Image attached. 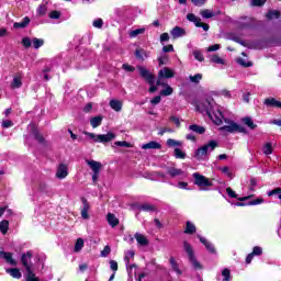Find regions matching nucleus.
Here are the masks:
<instances>
[{
	"instance_id": "obj_38",
	"label": "nucleus",
	"mask_w": 281,
	"mask_h": 281,
	"mask_svg": "<svg viewBox=\"0 0 281 281\" xmlns=\"http://www.w3.org/2000/svg\"><path fill=\"white\" fill-rule=\"evenodd\" d=\"M110 106H111V109H113V111L120 112V111H122V101L111 100Z\"/></svg>"
},
{
	"instance_id": "obj_25",
	"label": "nucleus",
	"mask_w": 281,
	"mask_h": 281,
	"mask_svg": "<svg viewBox=\"0 0 281 281\" xmlns=\"http://www.w3.org/2000/svg\"><path fill=\"white\" fill-rule=\"evenodd\" d=\"M148 56H150V53L144 48H138L135 50V57L138 60H144L145 58H148Z\"/></svg>"
},
{
	"instance_id": "obj_60",
	"label": "nucleus",
	"mask_w": 281,
	"mask_h": 281,
	"mask_svg": "<svg viewBox=\"0 0 281 281\" xmlns=\"http://www.w3.org/2000/svg\"><path fill=\"white\" fill-rule=\"evenodd\" d=\"M261 203H265V199L257 198L256 200L249 201L247 205H261Z\"/></svg>"
},
{
	"instance_id": "obj_7",
	"label": "nucleus",
	"mask_w": 281,
	"mask_h": 281,
	"mask_svg": "<svg viewBox=\"0 0 281 281\" xmlns=\"http://www.w3.org/2000/svg\"><path fill=\"white\" fill-rule=\"evenodd\" d=\"M87 166H89L90 170H92V181L93 183H98V179L100 178V171L102 170V162L95 160H86Z\"/></svg>"
},
{
	"instance_id": "obj_15",
	"label": "nucleus",
	"mask_w": 281,
	"mask_h": 281,
	"mask_svg": "<svg viewBox=\"0 0 281 281\" xmlns=\"http://www.w3.org/2000/svg\"><path fill=\"white\" fill-rule=\"evenodd\" d=\"M198 238L200 240V243H202V245H204V247L207 249L209 254H216V248L214 247L213 243H210V240H207V238L198 235Z\"/></svg>"
},
{
	"instance_id": "obj_22",
	"label": "nucleus",
	"mask_w": 281,
	"mask_h": 281,
	"mask_svg": "<svg viewBox=\"0 0 281 281\" xmlns=\"http://www.w3.org/2000/svg\"><path fill=\"white\" fill-rule=\"evenodd\" d=\"M143 150H160L161 144L151 140L149 143L143 144L142 145Z\"/></svg>"
},
{
	"instance_id": "obj_26",
	"label": "nucleus",
	"mask_w": 281,
	"mask_h": 281,
	"mask_svg": "<svg viewBox=\"0 0 281 281\" xmlns=\"http://www.w3.org/2000/svg\"><path fill=\"white\" fill-rule=\"evenodd\" d=\"M30 25V18L29 16H25L21 22H15L13 24V27L15 30H23L24 27L29 26Z\"/></svg>"
},
{
	"instance_id": "obj_14",
	"label": "nucleus",
	"mask_w": 281,
	"mask_h": 281,
	"mask_svg": "<svg viewBox=\"0 0 281 281\" xmlns=\"http://www.w3.org/2000/svg\"><path fill=\"white\" fill-rule=\"evenodd\" d=\"M90 56H89V50L87 49H82L80 50V58H79V63H80V67L85 68L87 67V65H91L90 60Z\"/></svg>"
},
{
	"instance_id": "obj_21",
	"label": "nucleus",
	"mask_w": 281,
	"mask_h": 281,
	"mask_svg": "<svg viewBox=\"0 0 281 281\" xmlns=\"http://www.w3.org/2000/svg\"><path fill=\"white\" fill-rule=\"evenodd\" d=\"M150 181H164L166 179V173L161 171H153L148 175Z\"/></svg>"
},
{
	"instance_id": "obj_20",
	"label": "nucleus",
	"mask_w": 281,
	"mask_h": 281,
	"mask_svg": "<svg viewBox=\"0 0 281 281\" xmlns=\"http://www.w3.org/2000/svg\"><path fill=\"white\" fill-rule=\"evenodd\" d=\"M0 258H2V260H5V262H8V265H11V267H16V260L12 258V252L0 251Z\"/></svg>"
},
{
	"instance_id": "obj_42",
	"label": "nucleus",
	"mask_w": 281,
	"mask_h": 281,
	"mask_svg": "<svg viewBox=\"0 0 281 281\" xmlns=\"http://www.w3.org/2000/svg\"><path fill=\"white\" fill-rule=\"evenodd\" d=\"M32 43H33L34 49H41V47L45 45V40L35 37L32 40Z\"/></svg>"
},
{
	"instance_id": "obj_19",
	"label": "nucleus",
	"mask_w": 281,
	"mask_h": 281,
	"mask_svg": "<svg viewBox=\"0 0 281 281\" xmlns=\"http://www.w3.org/2000/svg\"><path fill=\"white\" fill-rule=\"evenodd\" d=\"M67 175H69V169L67 168L66 165L60 164L56 171L57 179H65Z\"/></svg>"
},
{
	"instance_id": "obj_62",
	"label": "nucleus",
	"mask_w": 281,
	"mask_h": 281,
	"mask_svg": "<svg viewBox=\"0 0 281 281\" xmlns=\"http://www.w3.org/2000/svg\"><path fill=\"white\" fill-rule=\"evenodd\" d=\"M22 45H23V47H26V48L32 47V40H30V37H23Z\"/></svg>"
},
{
	"instance_id": "obj_10",
	"label": "nucleus",
	"mask_w": 281,
	"mask_h": 281,
	"mask_svg": "<svg viewBox=\"0 0 281 281\" xmlns=\"http://www.w3.org/2000/svg\"><path fill=\"white\" fill-rule=\"evenodd\" d=\"M56 67H58V59H54L49 64H47L44 69L42 70L44 80H50L52 77H49V72L55 71Z\"/></svg>"
},
{
	"instance_id": "obj_4",
	"label": "nucleus",
	"mask_w": 281,
	"mask_h": 281,
	"mask_svg": "<svg viewBox=\"0 0 281 281\" xmlns=\"http://www.w3.org/2000/svg\"><path fill=\"white\" fill-rule=\"evenodd\" d=\"M183 249L188 255L189 261L191 262L193 269H203V266L201 265V262H199V260H196V256H194V248H192V245L188 241H183Z\"/></svg>"
},
{
	"instance_id": "obj_57",
	"label": "nucleus",
	"mask_w": 281,
	"mask_h": 281,
	"mask_svg": "<svg viewBox=\"0 0 281 281\" xmlns=\"http://www.w3.org/2000/svg\"><path fill=\"white\" fill-rule=\"evenodd\" d=\"M131 258H135V251H133V250H128V251L125 254L124 260H125V263H126V265H130V263H131Z\"/></svg>"
},
{
	"instance_id": "obj_36",
	"label": "nucleus",
	"mask_w": 281,
	"mask_h": 281,
	"mask_svg": "<svg viewBox=\"0 0 281 281\" xmlns=\"http://www.w3.org/2000/svg\"><path fill=\"white\" fill-rule=\"evenodd\" d=\"M83 207L81 209V217L87 220L89 218V202L87 200H82Z\"/></svg>"
},
{
	"instance_id": "obj_61",
	"label": "nucleus",
	"mask_w": 281,
	"mask_h": 281,
	"mask_svg": "<svg viewBox=\"0 0 281 281\" xmlns=\"http://www.w3.org/2000/svg\"><path fill=\"white\" fill-rule=\"evenodd\" d=\"M111 254V246L106 245L103 250L101 251V258H106Z\"/></svg>"
},
{
	"instance_id": "obj_29",
	"label": "nucleus",
	"mask_w": 281,
	"mask_h": 281,
	"mask_svg": "<svg viewBox=\"0 0 281 281\" xmlns=\"http://www.w3.org/2000/svg\"><path fill=\"white\" fill-rule=\"evenodd\" d=\"M106 220L109 225H111V227H117V225H120V220H117L115 217V214L113 213H108Z\"/></svg>"
},
{
	"instance_id": "obj_47",
	"label": "nucleus",
	"mask_w": 281,
	"mask_h": 281,
	"mask_svg": "<svg viewBox=\"0 0 281 281\" xmlns=\"http://www.w3.org/2000/svg\"><path fill=\"white\" fill-rule=\"evenodd\" d=\"M202 19H212L214 16V11L205 9L200 12Z\"/></svg>"
},
{
	"instance_id": "obj_37",
	"label": "nucleus",
	"mask_w": 281,
	"mask_h": 281,
	"mask_svg": "<svg viewBox=\"0 0 281 281\" xmlns=\"http://www.w3.org/2000/svg\"><path fill=\"white\" fill-rule=\"evenodd\" d=\"M266 18H267L269 21H272V19H280V11H278V10H269V11L266 13Z\"/></svg>"
},
{
	"instance_id": "obj_45",
	"label": "nucleus",
	"mask_w": 281,
	"mask_h": 281,
	"mask_svg": "<svg viewBox=\"0 0 281 281\" xmlns=\"http://www.w3.org/2000/svg\"><path fill=\"white\" fill-rule=\"evenodd\" d=\"M168 63H170V57H168V55L164 54L158 57L159 67H161L164 65H168Z\"/></svg>"
},
{
	"instance_id": "obj_1",
	"label": "nucleus",
	"mask_w": 281,
	"mask_h": 281,
	"mask_svg": "<svg viewBox=\"0 0 281 281\" xmlns=\"http://www.w3.org/2000/svg\"><path fill=\"white\" fill-rule=\"evenodd\" d=\"M196 109L204 115H207V117H210V120L217 126L223 124V120L224 122H227V120H225L223 116L221 105L216 104L214 99L211 97L203 99L202 102L198 103Z\"/></svg>"
},
{
	"instance_id": "obj_35",
	"label": "nucleus",
	"mask_w": 281,
	"mask_h": 281,
	"mask_svg": "<svg viewBox=\"0 0 281 281\" xmlns=\"http://www.w3.org/2000/svg\"><path fill=\"white\" fill-rule=\"evenodd\" d=\"M196 233V226L194 223L188 221L184 228V234H194Z\"/></svg>"
},
{
	"instance_id": "obj_5",
	"label": "nucleus",
	"mask_w": 281,
	"mask_h": 281,
	"mask_svg": "<svg viewBox=\"0 0 281 281\" xmlns=\"http://www.w3.org/2000/svg\"><path fill=\"white\" fill-rule=\"evenodd\" d=\"M192 177L194 179V186H198L200 190L207 191L210 188H212V186H214L210 179L199 172H194Z\"/></svg>"
},
{
	"instance_id": "obj_58",
	"label": "nucleus",
	"mask_w": 281,
	"mask_h": 281,
	"mask_svg": "<svg viewBox=\"0 0 281 281\" xmlns=\"http://www.w3.org/2000/svg\"><path fill=\"white\" fill-rule=\"evenodd\" d=\"M171 186H175V188H178L179 190H190L188 188V182L179 181L177 184L171 183Z\"/></svg>"
},
{
	"instance_id": "obj_9",
	"label": "nucleus",
	"mask_w": 281,
	"mask_h": 281,
	"mask_svg": "<svg viewBox=\"0 0 281 281\" xmlns=\"http://www.w3.org/2000/svg\"><path fill=\"white\" fill-rule=\"evenodd\" d=\"M187 20L190 21V23H194L195 27H202L204 32L210 30V24L202 23L201 18L196 16L194 13L187 14Z\"/></svg>"
},
{
	"instance_id": "obj_27",
	"label": "nucleus",
	"mask_w": 281,
	"mask_h": 281,
	"mask_svg": "<svg viewBox=\"0 0 281 281\" xmlns=\"http://www.w3.org/2000/svg\"><path fill=\"white\" fill-rule=\"evenodd\" d=\"M243 124H245V126H248V128H250L251 131H254L255 128L258 127V125H256L254 123V120L251 119V116H245L241 119Z\"/></svg>"
},
{
	"instance_id": "obj_64",
	"label": "nucleus",
	"mask_w": 281,
	"mask_h": 281,
	"mask_svg": "<svg viewBox=\"0 0 281 281\" xmlns=\"http://www.w3.org/2000/svg\"><path fill=\"white\" fill-rule=\"evenodd\" d=\"M48 16L49 19H60V11H50Z\"/></svg>"
},
{
	"instance_id": "obj_41",
	"label": "nucleus",
	"mask_w": 281,
	"mask_h": 281,
	"mask_svg": "<svg viewBox=\"0 0 281 281\" xmlns=\"http://www.w3.org/2000/svg\"><path fill=\"white\" fill-rule=\"evenodd\" d=\"M262 153L266 156L273 155V145H271V143H266L262 147Z\"/></svg>"
},
{
	"instance_id": "obj_49",
	"label": "nucleus",
	"mask_w": 281,
	"mask_h": 281,
	"mask_svg": "<svg viewBox=\"0 0 281 281\" xmlns=\"http://www.w3.org/2000/svg\"><path fill=\"white\" fill-rule=\"evenodd\" d=\"M138 210L140 212H155V206L153 204H142Z\"/></svg>"
},
{
	"instance_id": "obj_59",
	"label": "nucleus",
	"mask_w": 281,
	"mask_h": 281,
	"mask_svg": "<svg viewBox=\"0 0 281 281\" xmlns=\"http://www.w3.org/2000/svg\"><path fill=\"white\" fill-rule=\"evenodd\" d=\"M238 65H240L241 67H252L254 64L251 61H247V59H243V58H239L237 60Z\"/></svg>"
},
{
	"instance_id": "obj_32",
	"label": "nucleus",
	"mask_w": 281,
	"mask_h": 281,
	"mask_svg": "<svg viewBox=\"0 0 281 281\" xmlns=\"http://www.w3.org/2000/svg\"><path fill=\"white\" fill-rule=\"evenodd\" d=\"M23 87V79L19 76L13 77L11 89H21Z\"/></svg>"
},
{
	"instance_id": "obj_8",
	"label": "nucleus",
	"mask_w": 281,
	"mask_h": 281,
	"mask_svg": "<svg viewBox=\"0 0 281 281\" xmlns=\"http://www.w3.org/2000/svg\"><path fill=\"white\" fill-rule=\"evenodd\" d=\"M221 131H225L226 133H244V135H247V128L245 126L237 124L234 121H231L228 125H224L221 127Z\"/></svg>"
},
{
	"instance_id": "obj_44",
	"label": "nucleus",
	"mask_w": 281,
	"mask_h": 281,
	"mask_svg": "<svg viewBox=\"0 0 281 281\" xmlns=\"http://www.w3.org/2000/svg\"><path fill=\"white\" fill-rule=\"evenodd\" d=\"M146 32V27L135 29L130 31L131 38H136V36H139V34H144Z\"/></svg>"
},
{
	"instance_id": "obj_46",
	"label": "nucleus",
	"mask_w": 281,
	"mask_h": 281,
	"mask_svg": "<svg viewBox=\"0 0 281 281\" xmlns=\"http://www.w3.org/2000/svg\"><path fill=\"white\" fill-rule=\"evenodd\" d=\"M25 271H26L25 281H32L36 279V273H34V270H32V268H25Z\"/></svg>"
},
{
	"instance_id": "obj_3",
	"label": "nucleus",
	"mask_w": 281,
	"mask_h": 281,
	"mask_svg": "<svg viewBox=\"0 0 281 281\" xmlns=\"http://www.w3.org/2000/svg\"><path fill=\"white\" fill-rule=\"evenodd\" d=\"M83 134L89 137V139H92L94 144H109L110 142H113V139H115V133L113 132L98 135L91 132H83Z\"/></svg>"
},
{
	"instance_id": "obj_33",
	"label": "nucleus",
	"mask_w": 281,
	"mask_h": 281,
	"mask_svg": "<svg viewBox=\"0 0 281 281\" xmlns=\"http://www.w3.org/2000/svg\"><path fill=\"white\" fill-rule=\"evenodd\" d=\"M189 131H192L193 133H196L198 135H203V133H205V127L198 125V124H192L189 126Z\"/></svg>"
},
{
	"instance_id": "obj_23",
	"label": "nucleus",
	"mask_w": 281,
	"mask_h": 281,
	"mask_svg": "<svg viewBox=\"0 0 281 281\" xmlns=\"http://www.w3.org/2000/svg\"><path fill=\"white\" fill-rule=\"evenodd\" d=\"M134 238L140 247H147L149 244L148 238H146L142 233H135Z\"/></svg>"
},
{
	"instance_id": "obj_51",
	"label": "nucleus",
	"mask_w": 281,
	"mask_h": 281,
	"mask_svg": "<svg viewBox=\"0 0 281 281\" xmlns=\"http://www.w3.org/2000/svg\"><path fill=\"white\" fill-rule=\"evenodd\" d=\"M211 63L215 65H225V59L221 58L218 55L211 56Z\"/></svg>"
},
{
	"instance_id": "obj_34",
	"label": "nucleus",
	"mask_w": 281,
	"mask_h": 281,
	"mask_svg": "<svg viewBox=\"0 0 281 281\" xmlns=\"http://www.w3.org/2000/svg\"><path fill=\"white\" fill-rule=\"evenodd\" d=\"M173 157L176 159H186V157H188V154H186V151H183L181 148L177 147L173 149Z\"/></svg>"
},
{
	"instance_id": "obj_39",
	"label": "nucleus",
	"mask_w": 281,
	"mask_h": 281,
	"mask_svg": "<svg viewBox=\"0 0 281 281\" xmlns=\"http://www.w3.org/2000/svg\"><path fill=\"white\" fill-rule=\"evenodd\" d=\"M10 228V222L8 220H3L0 222V232L1 234H8V229Z\"/></svg>"
},
{
	"instance_id": "obj_24",
	"label": "nucleus",
	"mask_w": 281,
	"mask_h": 281,
	"mask_svg": "<svg viewBox=\"0 0 281 281\" xmlns=\"http://www.w3.org/2000/svg\"><path fill=\"white\" fill-rule=\"evenodd\" d=\"M7 273H9L11 278H14L15 280H21L23 278V274L19 268H9L7 269Z\"/></svg>"
},
{
	"instance_id": "obj_50",
	"label": "nucleus",
	"mask_w": 281,
	"mask_h": 281,
	"mask_svg": "<svg viewBox=\"0 0 281 281\" xmlns=\"http://www.w3.org/2000/svg\"><path fill=\"white\" fill-rule=\"evenodd\" d=\"M82 247H85V240L82 238H78L76 244H75L76 254H78V251H81Z\"/></svg>"
},
{
	"instance_id": "obj_2",
	"label": "nucleus",
	"mask_w": 281,
	"mask_h": 281,
	"mask_svg": "<svg viewBox=\"0 0 281 281\" xmlns=\"http://www.w3.org/2000/svg\"><path fill=\"white\" fill-rule=\"evenodd\" d=\"M218 146V143L216 140H210L207 144L199 147L194 151V157L198 159V161H205L210 157V153H213V150L216 149Z\"/></svg>"
},
{
	"instance_id": "obj_28",
	"label": "nucleus",
	"mask_w": 281,
	"mask_h": 281,
	"mask_svg": "<svg viewBox=\"0 0 281 281\" xmlns=\"http://www.w3.org/2000/svg\"><path fill=\"white\" fill-rule=\"evenodd\" d=\"M167 146L168 148H181V146H183V142L173 138H168Z\"/></svg>"
},
{
	"instance_id": "obj_30",
	"label": "nucleus",
	"mask_w": 281,
	"mask_h": 281,
	"mask_svg": "<svg viewBox=\"0 0 281 281\" xmlns=\"http://www.w3.org/2000/svg\"><path fill=\"white\" fill-rule=\"evenodd\" d=\"M169 265H171V269L177 273V276H181V273H183L179 268V263L175 260V257H170Z\"/></svg>"
},
{
	"instance_id": "obj_6",
	"label": "nucleus",
	"mask_w": 281,
	"mask_h": 281,
	"mask_svg": "<svg viewBox=\"0 0 281 281\" xmlns=\"http://www.w3.org/2000/svg\"><path fill=\"white\" fill-rule=\"evenodd\" d=\"M138 71L140 74V77L144 78V80H146L148 85H150L149 93H155V91H157V86H155V75L142 66L138 67Z\"/></svg>"
},
{
	"instance_id": "obj_12",
	"label": "nucleus",
	"mask_w": 281,
	"mask_h": 281,
	"mask_svg": "<svg viewBox=\"0 0 281 281\" xmlns=\"http://www.w3.org/2000/svg\"><path fill=\"white\" fill-rule=\"evenodd\" d=\"M32 250H29L24 254H22L21 256V262H22V266L25 268V269H30L32 267H34V265L32 263Z\"/></svg>"
},
{
	"instance_id": "obj_13",
	"label": "nucleus",
	"mask_w": 281,
	"mask_h": 281,
	"mask_svg": "<svg viewBox=\"0 0 281 281\" xmlns=\"http://www.w3.org/2000/svg\"><path fill=\"white\" fill-rule=\"evenodd\" d=\"M167 175H169L171 179H175L177 177H181V179H186L187 177L186 171H183L182 169H177L175 167H169L167 169Z\"/></svg>"
},
{
	"instance_id": "obj_63",
	"label": "nucleus",
	"mask_w": 281,
	"mask_h": 281,
	"mask_svg": "<svg viewBox=\"0 0 281 281\" xmlns=\"http://www.w3.org/2000/svg\"><path fill=\"white\" fill-rule=\"evenodd\" d=\"M252 255H255V256H262V247H260V246H255L254 248H252V252H251Z\"/></svg>"
},
{
	"instance_id": "obj_55",
	"label": "nucleus",
	"mask_w": 281,
	"mask_h": 281,
	"mask_svg": "<svg viewBox=\"0 0 281 281\" xmlns=\"http://www.w3.org/2000/svg\"><path fill=\"white\" fill-rule=\"evenodd\" d=\"M222 277H223V281H229L232 280V272L229 271V269L225 268L222 271Z\"/></svg>"
},
{
	"instance_id": "obj_11",
	"label": "nucleus",
	"mask_w": 281,
	"mask_h": 281,
	"mask_svg": "<svg viewBox=\"0 0 281 281\" xmlns=\"http://www.w3.org/2000/svg\"><path fill=\"white\" fill-rule=\"evenodd\" d=\"M171 38L177 41V38H183V36H188V31L181 26H175L171 31Z\"/></svg>"
},
{
	"instance_id": "obj_31",
	"label": "nucleus",
	"mask_w": 281,
	"mask_h": 281,
	"mask_svg": "<svg viewBox=\"0 0 281 281\" xmlns=\"http://www.w3.org/2000/svg\"><path fill=\"white\" fill-rule=\"evenodd\" d=\"M226 194L229 196V199H237L238 201H247L249 196L238 198V194H236V191H233L232 188H226Z\"/></svg>"
},
{
	"instance_id": "obj_43",
	"label": "nucleus",
	"mask_w": 281,
	"mask_h": 281,
	"mask_svg": "<svg viewBox=\"0 0 281 281\" xmlns=\"http://www.w3.org/2000/svg\"><path fill=\"white\" fill-rule=\"evenodd\" d=\"M189 80L190 82H193V85H199L201 82V80H203V75L201 74H195V75H191L189 76Z\"/></svg>"
},
{
	"instance_id": "obj_17",
	"label": "nucleus",
	"mask_w": 281,
	"mask_h": 281,
	"mask_svg": "<svg viewBox=\"0 0 281 281\" xmlns=\"http://www.w3.org/2000/svg\"><path fill=\"white\" fill-rule=\"evenodd\" d=\"M29 128H31V133L33 137L40 143V144H45V137L38 133V128L36 127L35 124L31 123L29 125Z\"/></svg>"
},
{
	"instance_id": "obj_54",
	"label": "nucleus",
	"mask_w": 281,
	"mask_h": 281,
	"mask_svg": "<svg viewBox=\"0 0 281 281\" xmlns=\"http://www.w3.org/2000/svg\"><path fill=\"white\" fill-rule=\"evenodd\" d=\"M92 25L97 30H102V27L104 25V21L102 19L98 18V19L93 20Z\"/></svg>"
},
{
	"instance_id": "obj_16",
	"label": "nucleus",
	"mask_w": 281,
	"mask_h": 281,
	"mask_svg": "<svg viewBox=\"0 0 281 281\" xmlns=\"http://www.w3.org/2000/svg\"><path fill=\"white\" fill-rule=\"evenodd\" d=\"M263 104L269 109H281V101L272 97L265 99Z\"/></svg>"
},
{
	"instance_id": "obj_56",
	"label": "nucleus",
	"mask_w": 281,
	"mask_h": 281,
	"mask_svg": "<svg viewBox=\"0 0 281 281\" xmlns=\"http://www.w3.org/2000/svg\"><path fill=\"white\" fill-rule=\"evenodd\" d=\"M172 91H173L172 87L166 85V88L160 91V95H165V97L172 95Z\"/></svg>"
},
{
	"instance_id": "obj_18",
	"label": "nucleus",
	"mask_w": 281,
	"mask_h": 281,
	"mask_svg": "<svg viewBox=\"0 0 281 281\" xmlns=\"http://www.w3.org/2000/svg\"><path fill=\"white\" fill-rule=\"evenodd\" d=\"M158 78H166V79L175 78V70H172L169 67H164L158 71Z\"/></svg>"
},
{
	"instance_id": "obj_40",
	"label": "nucleus",
	"mask_w": 281,
	"mask_h": 281,
	"mask_svg": "<svg viewBox=\"0 0 281 281\" xmlns=\"http://www.w3.org/2000/svg\"><path fill=\"white\" fill-rule=\"evenodd\" d=\"M90 124L92 126V128H98V126H100L102 124V116L98 115L94 116L90 120Z\"/></svg>"
},
{
	"instance_id": "obj_53",
	"label": "nucleus",
	"mask_w": 281,
	"mask_h": 281,
	"mask_svg": "<svg viewBox=\"0 0 281 281\" xmlns=\"http://www.w3.org/2000/svg\"><path fill=\"white\" fill-rule=\"evenodd\" d=\"M36 12H37L38 16H45L47 14V5L40 4Z\"/></svg>"
},
{
	"instance_id": "obj_52",
	"label": "nucleus",
	"mask_w": 281,
	"mask_h": 281,
	"mask_svg": "<svg viewBox=\"0 0 281 281\" xmlns=\"http://www.w3.org/2000/svg\"><path fill=\"white\" fill-rule=\"evenodd\" d=\"M267 3V0H250L251 8H262Z\"/></svg>"
},
{
	"instance_id": "obj_48",
	"label": "nucleus",
	"mask_w": 281,
	"mask_h": 281,
	"mask_svg": "<svg viewBox=\"0 0 281 281\" xmlns=\"http://www.w3.org/2000/svg\"><path fill=\"white\" fill-rule=\"evenodd\" d=\"M193 57L199 63H203V60H205V57L203 56V53H201V50H199V49L193 50Z\"/></svg>"
}]
</instances>
